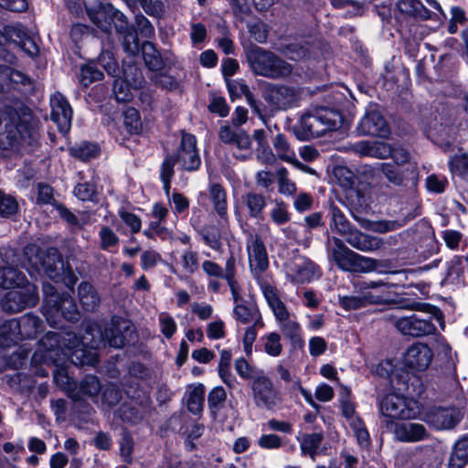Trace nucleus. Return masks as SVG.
<instances>
[{
    "instance_id": "obj_43",
    "label": "nucleus",
    "mask_w": 468,
    "mask_h": 468,
    "mask_svg": "<svg viewBox=\"0 0 468 468\" xmlns=\"http://www.w3.org/2000/svg\"><path fill=\"white\" fill-rule=\"evenodd\" d=\"M398 9L410 16L427 17L428 10L420 0H399Z\"/></svg>"
},
{
    "instance_id": "obj_25",
    "label": "nucleus",
    "mask_w": 468,
    "mask_h": 468,
    "mask_svg": "<svg viewBox=\"0 0 468 468\" xmlns=\"http://www.w3.org/2000/svg\"><path fill=\"white\" fill-rule=\"evenodd\" d=\"M7 36L10 38L7 50L10 52L13 53L15 48H19L31 58L38 54V46L22 26L10 27L7 29Z\"/></svg>"
},
{
    "instance_id": "obj_18",
    "label": "nucleus",
    "mask_w": 468,
    "mask_h": 468,
    "mask_svg": "<svg viewBox=\"0 0 468 468\" xmlns=\"http://www.w3.org/2000/svg\"><path fill=\"white\" fill-rule=\"evenodd\" d=\"M397 329L405 335L421 337L434 334L436 326L431 317H423L419 314L404 316L396 321Z\"/></svg>"
},
{
    "instance_id": "obj_27",
    "label": "nucleus",
    "mask_w": 468,
    "mask_h": 468,
    "mask_svg": "<svg viewBox=\"0 0 468 468\" xmlns=\"http://www.w3.org/2000/svg\"><path fill=\"white\" fill-rule=\"evenodd\" d=\"M424 420L437 430H446L453 428L459 417L453 409L434 408L426 412Z\"/></svg>"
},
{
    "instance_id": "obj_44",
    "label": "nucleus",
    "mask_w": 468,
    "mask_h": 468,
    "mask_svg": "<svg viewBox=\"0 0 468 468\" xmlns=\"http://www.w3.org/2000/svg\"><path fill=\"white\" fill-rule=\"evenodd\" d=\"M273 148L277 154V156L287 163L294 161L296 154L291 148L289 143L285 139L283 134H277L273 141Z\"/></svg>"
},
{
    "instance_id": "obj_15",
    "label": "nucleus",
    "mask_w": 468,
    "mask_h": 468,
    "mask_svg": "<svg viewBox=\"0 0 468 468\" xmlns=\"http://www.w3.org/2000/svg\"><path fill=\"white\" fill-rule=\"evenodd\" d=\"M218 137L222 143L231 144L240 152L234 153L238 159L247 160L251 156V140L244 130L230 125H223L219 128Z\"/></svg>"
},
{
    "instance_id": "obj_19",
    "label": "nucleus",
    "mask_w": 468,
    "mask_h": 468,
    "mask_svg": "<svg viewBox=\"0 0 468 468\" xmlns=\"http://www.w3.org/2000/svg\"><path fill=\"white\" fill-rule=\"evenodd\" d=\"M123 48L130 55L137 54L141 48L145 65L153 71L158 69L162 65L161 58L154 46L150 42H144L140 47L138 37L133 32H129L124 36Z\"/></svg>"
},
{
    "instance_id": "obj_12",
    "label": "nucleus",
    "mask_w": 468,
    "mask_h": 468,
    "mask_svg": "<svg viewBox=\"0 0 468 468\" xmlns=\"http://www.w3.org/2000/svg\"><path fill=\"white\" fill-rule=\"evenodd\" d=\"M252 398L257 407L273 410L282 402V396L271 379L263 374L257 375L251 383Z\"/></svg>"
},
{
    "instance_id": "obj_23",
    "label": "nucleus",
    "mask_w": 468,
    "mask_h": 468,
    "mask_svg": "<svg viewBox=\"0 0 468 468\" xmlns=\"http://www.w3.org/2000/svg\"><path fill=\"white\" fill-rule=\"evenodd\" d=\"M51 120L58 125L62 133L69 131L72 119V109L61 93H54L50 97Z\"/></svg>"
},
{
    "instance_id": "obj_36",
    "label": "nucleus",
    "mask_w": 468,
    "mask_h": 468,
    "mask_svg": "<svg viewBox=\"0 0 468 468\" xmlns=\"http://www.w3.org/2000/svg\"><path fill=\"white\" fill-rule=\"evenodd\" d=\"M270 220L278 227L284 226L291 220V213L289 212L288 205L280 198H275L271 201V206L269 209Z\"/></svg>"
},
{
    "instance_id": "obj_5",
    "label": "nucleus",
    "mask_w": 468,
    "mask_h": 468,
    "mask_svg": "<svg viewBox=\"0 0 468 468\" xmlns=\"http://www.w3.org/2000/svg\"><path fill=\"white\" fill-rule=\"evenodd\" d=\"M261 291L283 336L289 340L293 347L303 346L304 340L301 324L280 299L275 288L269 284H264L261 286Z\"/></svg>"
},
{
    "instance_id": "obj_22",
    "label": "nucleus",
    "mask_w": 468,
    "mask_h": 468,
    "mask_svg": "<svg viewBox=\"0 0 468 468\" xmlns=\"http://www.w3.org/2000/svg\"><path fill=\"white\" fill-rule=\"evenodd\" d=\"M357 131L362 135L387 137L389 134L385 119L374 107L367 110L357 125Z\"/></svg>"
},
{
    "instance_id": "obj_40",
    "label": "nucleus",
    "mask_w": 468,
    "mask_h": 468,
    "mask_svg": "<svg viewBox=\"0 0 468 468\" xmlns=\"http://www.w3.org/2000/svg\"><path fill=\"white\" fill-rule=\"evenodd\" d=\"M78 293L80 303L86 311H93L99 305L100 297L89 282H81L79 285Z\"/></svg>"
},
{
    "instance_id": "obj_52",
    "label": "nucleus",
    "mask_w": 468,
    "mask_h": 468,
    "mask_svg": "<svg viewBox=\"0 0 468 468\" xmlns=\"http://www.w3.org/2000/svg\"><path fill=\"white\" fill-rule=\"evenodd\" d=\"M198 254L192 250H186L181 256L182 271L186 275H191L198 270Z\"/></svg>"
},
{
    "instance_id": "obj_59",
    "label": "nucleus",
    "mask_w": 468,
    "mask_h": 468,
    "mask_svg": "<svg viewBox=\"0 0 468 468\" xmlns=\"http://www.w3.org/2000/svg\"><path fill=\"white\" fill-rule=\"evenodd\" d=\"M101 399V404L113 406L120 401L121 392L116 386L110 384L102 389Z\"/></svg>"
},
{
    "instance_id": "obj_11",
    "label": "nucleus",
    "mask_w": 468,
    "mask_h": 468,
    "mask_svg": "<svg viewBox=\"0 0 468 468\" xmlns=\"http://www.w3.org/2000/svg\"><path fill=\"white\" fill-rule=\"evenodd\" d=\"M333 241L335 246L332 249L331 255L340 270L349 272L367 273L377 271L380 265L378 260L359 255L351 250L339 238H333Z\"/></svg>"
},
{
    "instance_id": "obj_60",
    "label": "nucleus",
    "mask_w": 468,
    "mask_h": 468,
    "mask_svg": "<svg viewBox=\"0 0 468 468\" xmlns=\"http://www.w3.org/2000/svg\"><path fill=\"white\" fill-rule=\"evenodd\" d=\"M95 194V186L90 183L78 184L74 188V195L82 201L93 200Z\"/></svg>"
},
{
    "instance_id": "obj_4",
    "label": "nucleus",
    "mask_w": 468,
    "mask_h": 468,
    "mask_svg": "<svg viewBox=\"0 0 468 468\" xmlns=\"http://www.w3.org/2000/svg\"><path fill=\"white\" fill-rule=\"evenodd\" d=\"M355 294L339 296V304L346 311H353L387 303L391 299L390 289L394 284L384 282L382 280L361 279L352 282Z\"/></svg>"
},
{
    "instance_id": "obj_56",
    "label": "nucleus",
    "mask_w": 468,
    "mask_h": 468,
    "mask_svg": "<svg viewBox=\"0 0 468 468\" xmlns=\"http://www.w3.org/2000/svg\"><path fill=\"white\" fill-rule=\"evenodd\" d=\"M379 170L391 184L395 186H401L403 184V175L392 165L383 163L379 165Z\"/></svg>"
},
{
    "instance_id": "obj_45",
    "label": "nucleus",
    "mask_w": 468,
    "mask_h": 468,
    "mask_svg": "<svg viewBox=\"0 0 468 468\" xmlns=\"http://www.w3.org/2000/svg\"><path fill=\"white\" fill-rule=\"evenodd\" d=\"M263 350L271 356H279L282 352V337L277 332H271L261 337Z\"/></svg>"
},
{
    "instance_id": "obj_10",
    "label": "nucleus",
    "mask_w": 468,
    "mask_h": 468,
    "mask_svg": "<svg viewBox=\"0 0 468 468\" xmlns=\"http://www.w3.org/2000/svg\"><path fill=\"white\" fill-rule=\"evenodd\" d=\"M246 58L250 69L256 75L269 79H280L289 76L291 64L271 51L254 46L246 51Z\"/></svg>"
},
{
    "instance_id": "obj_39",
    "label": "nucleus",
    "mask_w": 468,
    "mask_h": 468,
    "mask_svg": "<svg viewBox=\"0 0 468 468\" xmlns=\"http://www.w3.org/2000/svg\"><path fill=\"white\" fill-rule=\"evenodd\" d=\"M0 75L3 76L5 80V90L10 85L31 87V80L28 76L8 66L0 65Z\"/></svg>"
},
{
    "instance_id": "obj_7",
    "label": "nucleus",
    "mask_w": 468,
    "mask_h": 468,
    "mask_svg": "<svg viewBox=\"0 0 468 468\" xmlns=\"http://www.w3.org/2000/svg\"><path fill=\"white\" fill-rule=\"evenodd\" d=\"M378 405L384 426L388 430L396 425V420H413L420 415L417 400L396 392L378 397Z\"/></svg>"
},
{
    "instance_id": "obj_30",
    "label": "nucleus",
    "mask_w": 468,
    "mask_h": 468,
    "mask_svg": "<svg viewBox=\"0 0 468 468\" xmlns=\"http://www.w3.org/2000/svg\"><path fill=\"white\" fill-rule=\"evenodd\" d=\"M300 443L302 455H308L313 461H315L316 455L320 452L319 449L324 441V433L322 431H314L312 433H303L297 437Z\"/></svg>"
},
{
    "instance_id": "obj_50",
    "label": "nucleus",
    "mask_w": 468,
    "mask_h": 468,
    "mask_svg": "<svg viewBox=\"0 0 468 468\" xmlns=\"http://www.w3.org/2000/svg\"><path fill=\"white\" fill-rule=\"evenodd\" d=\"M176 158L174 156L166 157L161 166L160 178L163 183V189L169 196L170 183L174 176V166Z\"/></svg>"
},
{
    "instance_id": "obj_24",
    "label": "nucleus",
    "mask_w": 468,
    "mask_h": 468,
    "mask_svg": "<svg viewBox=\"0 0 468 468\" xmlns=\"http://www.w3.org/2000/svg\"><path fill=\"white\" fill-rule=\"evenodd\" d=\"M433 358L432 350L425 344L411 345L404 355L405 367L417 371L426 370Z\"/></svg>"
},
{
    "instance_id": "obj_28",
    "label": "nucleus",
    "mask_w": 468,
    "mask_h": 468,
    "mask_svg": "<svg viewBox=\"0 0 468 468\" xmlns=\"http://www.w3.org/2000/svg\"><path fill=\"white\" fill-rule=\"evenodd\" d=\"M206 388L202 383H192L186 387L183 404L194 415H200L204 409Z\"/></svg>"
},
{
    "instance_id": "obj_41",
    "label": "nucleus",
    "mask_w": 468,
    "mask_h": 468,
    "mask_svg": "<svg viewBox=\"0 0 468 468\" xmlns=\"http://www.w3.org/2000/svg\"><path fill=\"white\" fill-rule=\"evenodd\" d=\"M227 399V392L224 388L218 386L213 388L207 395V406L211 415L216 418L223 409Z\"/></svg>"
},
{
    "instance_id": "obj_61",
    "label": "nucleus",
    "mask_w": 468,
    "mask_h": 468,
    "mask_svg": "<svg viewBox=\"0 0 468 468\" xmlns=\"http://www.w3.org/2000/svg\"><path fill=\"white\" fill-rule=\"evenodd\" d=\"M258 444L261 448L266 450H276L282 447V439L274 434H263L258 440Z\"/></svg>"
},
{
    "instance_id": "obj_49",
    "label": "nucleus",
    "mask_w": 468,
    "mask_h": 468,
    "mask_svg": "<svg viewBox=\"0 0 468 468\" xmlns=\"http://www.w3.org/2000/svg\"><path fill=\"white\" fill-rule=\"evenodd\" d=\"M420 215L419 208L415 209L414 214H410L402 219L381 220L376 223L375 230L380 233L389 232L403 227L409 220Z\"/></svg>"
},
{
    "instance_id": "obj_21",
    "label": "nucleus",
    "mask_w": 468,
    "mask_h": 468,
    "mask_svg": "<svg viewBox=\"0 0 468 468\" xmlns=\"http://www.w3.org/2000/svg\"><path fill=\"white\" fill-rule=\"evenodd\" d=\"M177 164L187 171L197 169L201 164L197 140L191 133L182 132L180 147L177 151Z\"/></svg>"
},
{
    "instance_id": "obj_35",
    "label": "nucleus",
    "mask_w": 468,
    "mask_h": 468,
    "mask_svg": "<svg viewBox=\"0 0 468 468\" xmlns=\"http://www.w3.org/2000/svg\"><path fill=\"white\" fill-rule=\"evenodd\" d=\"M209 198L214 209L221 218L228 215V203L226 190L218 184H211L208 188Z\"/></svg>"
},
{
    "instance_id": "obj_26",
    "label": "nucleus",
    "mask_w": 468,
    "mask_h": 468,
    "mask_svg": "<svg viewBox=\"0 0 468 468\" xmlns=\"http://www.w3.org/2000/svg\"><path fill=\"white\" fill-rule=\"evenodd\" d=\"M391 430L395 439L402 442H418L430 436L424 425L416 422H399Z\"/></svg>"
},
{
    "instance_id": "obj_42",
    "label": "nucleus",
    "mask_w": 468,
    "mask_h": 468,
    "mask_svg": "<svg viewBox=\"0 0 468 468\" xmlns=\"http://www.w3.org/2000/svg\"><path fill=\"white\" fill-rule=\"evenodd\" d=\"M450 172L461 178L468 180V154H454L448 161Z\"/></svg>"
},
{
    "instance_id": "obj_32",
    "label": "nucleus",
    "mask_w": 468,
    "mask_h": 468,
    "mask_svg": "<svg viewBox=\"0 0 468 468\" xmlns=\"http://www.w3.org/2000/svg\"><path fill=\"white\" fill-rule=\"evenodd\" d=\"M242 201L250 218H262L267 205L263 195L252 191L248 192L242 197Z\"/></svg>"
},
{
    "instance_id": "obj_13",
    "label": "nucleus",
    "mask_w": 468,
    "mask_h": 468,
    "mask_svg": "<svg viewBox=\"0 0 468 468\" xmlns=\"http://www.w3.org/2000/svg\"><path fill=\"white\" fill-rule=\"evenodd\" d=\"M38 302L37 287L29 282L25 286L9 291L2 300V308L8 313H18L35 306Z\"/></svg>"
},
{
    "instance_id": "obj_57",
    "label": "nucleus",
    "mask_w": 468,
    "mask_h": 468,
    "mask_svg": "<svg viewBox=\"0 0 468 468\" xmlns=\"http://www.w3.org/2000/svg\"><path fill=\"white\" fill-rule=\"evenodd\" d=\"M350 426L352 427L356 440L360 446L367 447L369 445V433L367 431L364 422L360 418L354 419L352 422H350Z\"/></svg>"
},
{
    "instance_id": "obj_33",
    "label": "nucleus",
    "mask_w": 468,
    "mask_h": 468,
    "mask_svg": "<svg viewBox=\"0 0 468 468\" xmlns=\"http://www.w3.org/2000/svg\"><path fill=\"white\" fill-rule=\"evenodd\" d=\"M27 282L25 275L16 268H0V287L16 289L25 286Z\"/></svg>"
},
{
    "instance_id": "obj_16",
    "label": "nucleus",
    "mask_w": 468,
    "mask_h": 468,
    "mask_svg": "<svg viewBox=\"0 0 468 468\" xmlns=\"http://www.w3.org/2000/svg\"><path fill=\"white\" fill-rule=\"evenodd\" d=\"M54 379L58 385L61 386L63 388H67L69 396L73 399H82L83 396H87L95 399V401L98 402V393L101 389V387L96 377H85L80 383V391L78 392L70 389L69 378L63 370H58L54 374Z\"/></svg>"
},
{
    "instance_id": "obj_58",
    "label": "nucleus",
    "mask_w": 468,
    "mask_h": 468,
    "mask_svg": "<svg viewBox=\"0 0 468 468\" xmlns=\"http://www.w3.org/2000/svg\"><path fill=\"white\" fill-rule=\"evenodd\" d=\"M9 27H7L4 33L0 31V58L5 62L14 65L16 63L17 58L14 53L7 50L8 43L10 40L9 36H7V29Z\"/></svg>"
},
{
    "instance_id": "obj_63",
    "label": "nucleus",
    "mask_w": 468,
    "mask_h": 468,
    "mask_svg": "<svg viewBox=\"0 0 468 468\" xmlns=\"http://www.w3.org/2000/svg\"><path fill=\"white\" fill-rule=\"evenodd\" d=\"M203 239L205 243L214 250H218L221 248V237L217 229H207L203 233Z\"/></svg>"
},
{
    "instance_id": "obj_3",
    "label": "nucleus",
    "mask_w": 468,
    "mask_h": 468,
    "mask_svg": "<svg viewBox=\"0 0 468 468\" xmlns=\"http://www.w3.org/2000/svg\"><path fill=\"white\" fill-rule=\"evenodd\" d=\"M25 257L27 261V269L31 276L44 272L55 282H61L72 291L77 277L69 267H66L57 250L50 249L47 254L40 251L36 245L25 248Z\"/></svg>"
},
{
    "instance_id": "obj_9",
    "label": "nucleus",
    "mask_w": 468,
    "mask_h": 468,
    "mask_svg": "<svg viewBox=\"0 0 468 468\" xmlns=\"http://www.w3.org/2000/svg\"><path fill=\"white\" fill-rule=\"evenodd\" d=\"M330 229L343 237L353 248L361 251H373L382 246V240L367 235L355 228L345 214L335 205L330 207Z\"/></svg>"
},
{
    "instance_id": "obj_64",
    "label": "nucleus",
    "mask_w": 468,
    "mask_h": 468,
    "mask_svg": "<svg viewBox=\"0 0 468 468\" xmlns=\"http://www.w3.org/2000/svg\"><path fill=\"white\" fill-rule=\"evenodd\" d=\"M99 235L101 239V247L103 250H108L110 247H112L118 243V237L108 227L101 228Z\"/></svg>"
},
{
    "instance_id": "obj_48",
    "label": "nucleus",
    "mask_w": 468,
    "mask_h": 468,
    "mask_svg": "<svg viewBox=\"0 0 468 468\" xmlns=\"http://www.w3.org/2000/svg\"><path fill=\"white\" fill-rule=\"evenodd\" d=\"M71 154L82 161H89L99 155L100 149L97 144L82 143L70 149Z\"/></svg>"
},
{
    "instance_id": "obj_53",
    "label": "nucleus",
    "mask_w": 468,
    "mask_h": 468,
    "mask_svg": "<svg viewBox=\"0 0 468 468\" xmlns=\"http://www.w3.org/2000/svg\"><path fill=\"white\" fill-rule=\"evenodd\" d=\"M205 431V426L197 421L193 422L189 428L185 431L186 450L193 451L196 448L195 441L199 439Z\"/></svg>"
},
{
    "instance_id": "obj_31",
    "label": "nucleus",
    "mask_w": 468,
    "mask_h": 468,
    "mask_svg": "<svg viewBox=\"0 0 468 468\" xmlns=\"http://www.w3.org/2000/svg\"><path fill=\"white\" fill-rule=\"evenodd\" d=\"M234 318L244 324H252L263 327L261 314L255 305L237 303L233 310Z\"/></svg>"
},
{
    "instance_id": "obj_51",
    "label": "nucleus",
    "mask_w": 468,
    "mask_h": 468,
    "mask_svg": "<svg viewBox=\"0 0 468 468\" xmlns=\"http://www.w3.org/2000/svg\"><path fill=\"white\" fill-rule=\"evenodd\" d=\"M18 211V203L16 199L0 190V216L4 218L11 217Z\"/></svg>"
},
{
    "instance_id": "obj_34",
    "label": "nucleus",
    "mask_w": 468,
    "mask_h": 468,
    "mask_svg": "<svg viewBox=\"0 0 468 468\" xmlns=\"http://www.w3.org/2000/svg\"><path fill=\"white\" fill-rule=\"evenodd\" d=\"M468 463V436L459 439L453 445L449 458L451 468H463Z\"/></svg>"
},
{
    "instance_id": "obj_17",
    "label": "nucleus",
    "mask_w": 468,
    "mask_h": 468,
    "mask_svg": "<svg viewBox=\"0 0 468 468\" xmlns=\"http://www.w3.org/2000/svg\"><path fill=\"white\" fill-rule=\"evenodd\" d=\"M286 273L296 283L311 282L320 277L317 265L305 257L295 256L286 264Z\"/></svg>"
},
{
    "instance_id": "obj_8",
    "label": "nucleus",
    "mask_w": 468,
    "mask_h": 468,
    "mask_svg": "<svg viewBox=\"0 0 468 468\" xmlns=\"http://www.w3.org/2000/svg\"><path fill=\"white\" fill-rule=\"evenodd\" d=\"M43 314L50 326H57L62 317L71 322L79 319L77 305L69 293H58L49 283L43 284Z\"/></svg>"
},
{
    "instance_id": "obj_46",
    "label": "nucleus",
    "mask_w": 468,
    "mask_h": 468,
    "mask_svg": "<svg viewBox=\"0 0 468 468\" xmlns=\"http://www.w3.org/2000/svg\"><path fill=\"white\" fill-rule=\"evenodd\" d=\"M123 123L129 133L138 134L143 129L139 112L135 108H128L123 112Z\"/></svg>"
},
{
    "instance_id": "obj_20",
    "label": "nucleus",
    "mask_w": 468,
    "mask_h": 468,
    "mask_svg": "<svg viewBox=\"0 0 468 468\" xmlns=\"http://www.w3.org/2000/svg\"><path fill=\"white\" fill-rule=\"evenodd\" d=\"M246 247L250 271L255 277H259L269 266L265 245L259 235L250 234Z\"/></svg>"
},
{
    "instance_id": "obj_54",
    "label": "nucleus",
    "mask_w": 468,
    "mask_h": 468,
    "mask_svg": "<svg viewBox=\"0 0 468 468\" xmlns=\"http://www.w3.org/2000/svg\"><path fill=\"white\" fill-rule=\"evenodd\" d=\"M102 77V72L97 69V67L89 63L83 66L80 69V82L81 85L87 87L93 81L100 80Z\"/></svg>"
},
{
    "instance_id": "obj_62",
    "label": "nucleus",
    "mask_w": 468,
    "mask_h": 468,
    "mask_svg": "<svg viewBox=\"0 0 468 468\" xmlns=\"http://www.w3.org/2000/svg\"><path fill=\"white\" fill-rule=\"evenodd\" d=\"M222 37H217L216 42L219 48L226 55L233 54L235 51L234 42L229 37V32L226 27H221Z\"/></svg>"
},
{
    "instance_id": "obj_55",
    "label": "nucleus",
    "mask_w": 468,
    "mask_h": 468,
    "mask_svg": "<svg viewBox=\"0 0 468 468\" xmlns=\"http://www.w3.org/2000/svg\"><path fill=\"white\" fill-rule=\"evenodd\" d=\"M113 91L116 101L121 102L129 101L133 96L128 82L121 79L114 81Z\"/></svg>"
},
{
    "instance_id": "obj_1",
    "label": "nucleus",
    "mask_w": 468,
    "mask_h": 468,
    "mask_svg": "<svg viewBox=\"0 0 468 468\" xmlns=\"http://www.w3.org/2000/svg\"><path fill=\"white\" fill-rule=\"evenodd\" d=\"M131 334L130 322L122 318H113L104 330L98 324L88 326L82 340L73 332H49L41 339L38 349L32 356V362L58 363L62 355L70 356L75 364L95 365L98 358L94 350L106 344L121 348Z\"/></svg>"
},
{
    "instance_id": "obj_37",
    "label": "nucleus",
    "mask_w": 468,
    "mask_h": 468,
    "mask_svg": "<svg viewBox=\"0 0 468 468\" xmlns=\"http://www.w3.org/2000/svg\"><path fill=\"white\" fill-rule=\"evenodd\" d=\"M20 339H22V336L19 331V323L16 322V319L7 320L0 325L1 346H10Z\"/></svg>"
},
{
    "instance_id": "obj_14",
    "label": "nucleus",
    "mask_w": 468,
    "mask_h": 468,
    "mask_svg": "<svg viewBox=\"0 0 468 468\" xmlns=\"http://www.w3.org/2000/svg\"><path fill=\"white\" fill-rule=\"evenodd\" d=\"M263 98L273 110L285 111L297 106L300 94L294 87L271 84L265 89Z\"/></svg>"
},
{
    "instance_id": "obj_29",
    "label": "nucleus",
    "mask_w": 468,
    "mask_h": 468,
    "mask_svg": "<svg viewBox=\"0 0 468 468\" xmlns=\"http://www.w3.org/2000/svg\"><path fill=\"white\" fill-rule=\"evenodd\" d=\"M88 15L91 21L102 31L108 32L112 27V23L117 21H123L124 16L122 13L114 9L112 5L107 7L99 6L97 10H92L86 7Z\"/></svg>"
},
{
    "instance_id": "obj_38",
    "label": "nucleus",
    "mask_w": 468,
    "mask_h": 468,
    "mask_svg": "<svg viewBox=\"0 0 468 468\" xmlns=\"http://www.w3.org/2000/svg\"><path fill=\"white\" fill-rule=\"evenodd\" d=\"M16 322L19 323V331L22 338L35 337L43 327L41 320L32 314H27L16 319Z\"/></svg>"
},
{
    "instance_id": "obj_47",
    "label": "nucleus",
    "mask_w": 468,
    "mask_h": 468,
    "mask_svg": "<svg viewBox=\"0 0 468 468\" xmlns=\"http://www.w3.org/2000/svg\"><path fill=\"white\" fill-rule=\"evenodd\" d=\"M276 179L278 184V192L281 195L292 196L296 193V186L289 178L288 171L285 167H281L277 169Z\"/></svg>"
},
{
    "instance_id": "obj_2",
    "label": "nucleus",
    "mask_w": 468,
    "mask_h": 468,
    "mask_svg": "<svg viewBox=\"0 0 468 468\" xmlns=\"http://www.w3.org/2000/svg\"><path fill=\"white\" fill-rule=\"evenodd\" d=\"M27 139H35V124L30 110L21 104L0 109V147L12 148Z\"/></svg>"
},
{
    "instance_id": "obj_6",
    "label": "nucleus",
    "mask_w": 468,
    "mask_h": 468,
    "mask_svg": "<svg viewBox=\"0 0 468 468\" xmlns=\"http://www.w3.org/2000/svg\"><path fill=\"white\" fill-rule=\"evenodd\" d=\"M343 117L335 110L321 108L314 113H304L300 117L297 124L293 126L294 133L298 139L304 141L313 137H320L329 131L341 127Z\"/></svg>"
}]
</instances>
